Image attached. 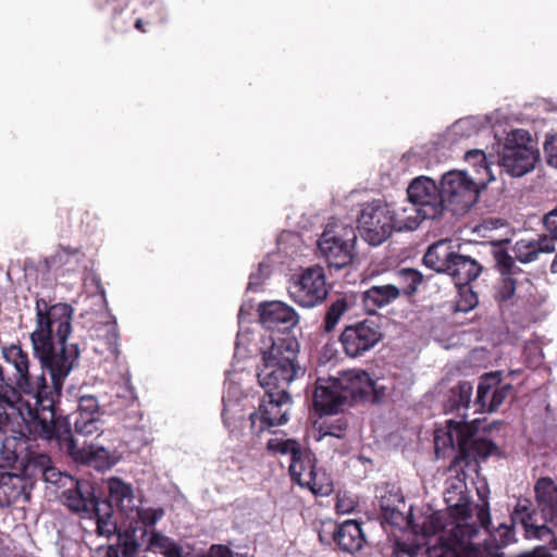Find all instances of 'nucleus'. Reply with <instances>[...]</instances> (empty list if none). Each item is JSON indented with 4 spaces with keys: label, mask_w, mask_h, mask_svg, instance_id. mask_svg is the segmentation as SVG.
I'll return each instance as SVG.
<instances>
[{
    "label": "nucleus",
    "mask_w": 557,
    "mask_h": 557,
    "mask_svg": "<svg viewBox=\"0 0 557 557\" xmlns=\"http://www.w3.org/2000/svg\"><path fill=\"white\" fill-rule=\"evenodd\" d=\"M74 309L65 302L50 305L37 299V359L49 373L51 386L44 375L37 376V438L67 455L75 463L106 471L119 462V457L96 444L78 445L71 423L58 408L63 380L79 357L77 344L66 345L72 332Z\"/></svg>",
    "instance_id": "obj_1"
},
{
    "label": "nucleus",
    "mask_w": 557,
    "mask_h": 557,
    "mask_svg": "<svg viewBox=\"0 0 557 557\" xmlns=\"http://www.w3.org/2000/svg\"><path fill=\"white\" fill-rule=\"evenodd\" d=\"M473 385L468 381H460L453 386L444 400V410L446 413L457 412L461 419H449L446 421L444 430H436L434 435V446L437 456H445V449L455 451L450 462V470L457 473L459 469L462 472L480 470V461L486 460L491 456L500 455L499 447L491 440L480 435V419L471 422L466 420V411L471 404Z\"/></svg>",
    "instance_id": "obj_2"
},
{
    "label": "nucleus",
    "mask_w": 557,
    "mask_h": 557,
    "mask_svg": "<svg viewBox=\"0 0 557 557\" xmlns=\"http://www.w3.org/2000/svg\"><path fill=\"white\" fill-rule=\"evenodd\" d=\"M3 358L11 366L13 373L0 366V401L5 403L11 409H16L23 421L18 436L9 437L3 443L5 454H10L11 460H16L17 455L25 453L27 445L24 433L35 426V406L30 399H35V393L28 375V357L20 346L12 345L3 348ZM26 456V455H23Z\"/></svg>",
    "instance_id": "obj_3"
},
{
    "label": "nucleus",
    "mask_w": 557,
    "mask_h": 557,
    "mask_svg": "<svg viewBox=\"0 0 557 557\" xmlns=\"http://www.w3.org/2000/svg\"><path fill=\"white\" fill-rule=\"evenodd\" d=\"M386 387L364 370H346L337 376L318 377L312 392L314 409L320 414L336 413L344 405L363 400L380 403Z\"/></svg>",
    "instance_id": "obj_4"
},
{
    "label": "nucleus",
    "mask_w": 557,
    "mask_h": 557,
    "mask_svg": "<svg viewBox=\"0 0 557 557\" xmlns=\"http://www.w3.org/2000/svg\"><path fill=\"white\" fill-rule=\"evenodd\" d=\"M61 499L71 512L84 519L96 520L98 534L110 537L116 533L114 509L97 482L84 478H69V485L62 491Z\"/></svg>",
    "instance_id": "obj_5"
},
{
    "label": "nucleus",
    "mask_w": 557,
    "mask_h": 557,
    "mask_svg": "<svg viewBox=\"0 0 557 557\" xmlns=\"http://www.w3.org/2000/svg\"><path fill=\"white\" fill-rule=\"evenodd\" d=\"M26 445L28 446L24 453L16 451L18 458L10 459V454H5L3 443L0 446V455L7 467L20 470V474L0 472V506H11L21 504L24 508L25 504H29L32 499V491L34 482L32 480L33 470L35 469V426L29 432H23Z\"/></svg>",
    "instance_id": "obj_6"
},
{
    "label": "nucleus",
    "mask_w": 557,
    "mask_h": 557,
    "mask_svg": "<svg viewBox=\"0 0 557 557\" xmlns=\"http://www.w3.org/2000/svg\"><path fill=\"white\" fill-rule=\"evenodd\" d=\"M499 166L512 177H522L535 169L540 151L530 133L512 129L507 134L498 151Z\"/></svg>",
    "instance_id": "obj_7"
},
{
    "label": "nucleus",
    "mask_w": 557,
    "mask_h": 557,
    "mask_svg": "<svg viewBox=\"0 0 557 557\" xmlns=\"http://www.w3.org/2000/svg\"><path fill=\"white\" fill-rule=\"evenodd\" d=\"M484 180L476 181L466 171L453 170L442 175L441 188L446 210L455 215L468 212L486 187Z\"/></svg>",
    "instance_id": "obj_8"
},
{
    "label": "nucleus",
    "mask_w": 557,
    "mask_h": 557,
    "mask_svg": "<svg viewBox=\"0 0 557 557\" xmlns=\"http://www.w3.org/2000/svg\"><path fill=\"white\" fill-rule=\"evenodd\" d=\"M357 232L344 223L327 224L318 240V249L327 267L342 270L351 264L357 256Z\"/></svg>",
    "instance_id": "obj_9"
},
{
    "label": "nucleus",
    "mask_w": 557,
    "mask_h": 557,
    "mask_svg": "<svg viewBox=\"0 0 557 557\" xmlns=\"http://www.w3.org/2000/svg\"><path fill=\"white\" fill-rule=\"evenodd\" d=\"M360 236L371 246H379L395 232L392 209L382 200L363 203L357 218Z\"/></svg>",
    "instance_id": "obj_10"
},
{
    "label": "nucleus",
    "mask_w": 557,
    "mask_h": 557,
    "mask_svg": "<svg viewBox=\"0 0 557 557\" xmlns=\"http://www.w3.org/2000/svg\"><path fill=\"white\" fill-rule=\"evenodd\" d=\"M288 294L300 307L313 308L321 305L329 295L324 269L320 265L305 269L290 282Z\"/></svg>",
    "instance_id": "obj_11"
},
{
    "label": "nucleus",
    "mask_w": 557,
    "mask_h": 557,
    "mask_svg": "<svg viewBox=\"0 0 557 557\" xmlns=\"http://www.w3.org/2000/svg\"><path fill=\"white\" fill-rule=\"evenodd\" d=\"M509 243L506 239L491 244L495 267L500 274V278L495 284L494 297L497 302H507L512 299L520 282L519 276L523 275L522 269L516 264L515 258L508 252Z\"/></svg>",
    "instance_id": "obj_12"
},
{
    "label": "nucleus",
    "mask_w": 557,
    "mask_h": 557,
    "mask_svg": "<svg viewBox=\"0 0 557 557\" xmlns=\"http://www.w3.org/2000/svg\"><path fill=\"white\" fill-rule=\"evenodd\" d=\"M407 197L429 220L438 219L446 210L441 185L428 176L416 177L407 188Z\"/></svg>",
    "instance_id": "obj_13"
},
{
    "label": "nucleus",
    "mask_w": 557,
    "mask_h": 557,
    "mask_svg": "<svg viewBox=\"0 0 557 557\" xmlns=\"http://www.w3.org/2000/svg\"><path fill=\"white\" fill-rule=\"evenodd\" d=\"M383 337L380 325L372 320H363L347 325L339 341L349 357H359L372 349Z\"/></svg>",
    "instance_id": "obj_14"
},
{
    "label": "nucleus",
    "mask_w": 557,
    "mask_h": 557,
    "mask_svg": "<svg viewBox=\"0 0 557 557\" xmlns=\"http://www.w3.org/2000/svg\"><path fill=\"white\" fill-rule=\"evenodd\" d=\"M270 347L262 349V366L265 367V376L277 369L301 368L298 363L299 343L295 337L272 338Z\"/></svg>",
    "instance_id": "obj_15"
},
{
    "label": "nucleus",
    "mask_w": 557,
    "mask_h": 557,
    "mask_svg": "<svg viewBox=\"0 0 557 557\" xmlns=\"http://www.w3.org/2000/svg\"><path fill=\"white\" fill-rule=\"evenodd\" d=\"M259 321L272 332L289 333L299 322L296 310L283 301H265L258 306Z\"/></svg>",
    "instance_id": "obj_16"
},
{
    "label": "nucleus",
    "mask_w": 557,
    "mask_h": 557,
    "mask_svg": "<svg viewBox=\"0 0 557 557\" xmlns=\"http://www.w3.org/2000/svg\"><path fill=\"white\" fill-rule=\"evenodd\" d=\"M315 462L314 453L300 446V454L295 455L290 459L288 469L290 478L299 485L310 487L314 494L327 495L331 492V487H324L318 482Z\"/></svg>",
    "instance_id": "obj_17"
},
{
    "label": "nucleus",
    "mask_w": 557,
    "mask_h": 557,
    "mask_svg": "<svg viewBox=\"0 0 557 557\" xmlns=\"http://www.w3.org/2000/svg\"><path fill=\"white\" fill-rule=\"evenodd\" d=\"M451 472H455L457 474V479L449 483L447 486L445 493H444V500L447 504V507L450 510V515L460 521H466L468 518L471 517L472 509H471V503L470 498L467 495V485L466 482L459 478L460 474L463 476H469L471 473H479V470L476 472L473 471H466L462 472L460 469L458 473L455 470H450Z\"/></svg>",
    "instance_id": "obj_18"
},
{
    "label": "nucleus",
    "mask_w": 557,
    "mask_h": 557,
    "mask_svg": "<svg viewBox=\"0 0 557 557\" xmlns=\"http://www.w3.org/2000/svg\"><path fill=\"white\" fill-rule=\"evenodd\" d=\"M292 404V396L285 399L283 394L277 392H264L261 398L259 410L262 416V421L269 426L283 425L288 421L287 407Z\"/></svg>",
    "instance_id": "obj_19"
},
{
    "label": "nucleus",
    "mask_w": 557,
    "mask_h": 557,
    "mask_svg": "<svg viewBox=\"0 0 557 557\" xmlns=\"http://www.w3.org/2000/svg\"><path fill=\"white\" fill-rule=\"evenodd\" d=\"M265 373V367H261L258 372V382L264 392H277L287 399L288 395H290L287 391L289 384L304 376L305 370L302 368H280L273 374L267 375V377Z\"/></svg>",
    "instance_id": "obj_20"
},
{
    "label": "nucleus",
    "mask_w": 557,
    "mask_h": 557,
    "mask_svg": "<svg viewBox=\"0 0 557 557\" xmlns=\"http://www.w3.org/2000/svg\"><path fill=\"white\" fill-rule=\"evenodd\" d=\"M364 542L366 537L360 522L348 519L337 523L335 543L341 550L347 553L358 552L363 547Z\"/></svg>",
    "instance_id": "obj_21"
},
{
    "label": "nucleus",
    "mask_w": 557,
    "mask_h": 557,
    "mask_svg": "<svg viewBox=\"0 0 557 557\" xmlns=\"http://www.w3.org/2000/svg\"><path fill=\"white\" fill-rule=\"evenodd\" d=\"M535 496L546 522L557 527V485L548 478H542L535 485Z\"/></svg>",
    "instance_id": "obj_22"
},
{
    "label": "nucleus",
    "mask_w": 557,
    "mask_h": 557,
    "mask_svg": "<svg viewBox=\"0 0 557 557\" xmlns=\"http://www.w3.org/2000/svg\"><path fill=\"white\" fill-rule=\"evenodd\" d=\"M483 267L473 258L457 251L446 274L453 277L455 285H467L475 281Z\"/></svg>",
    "instance_id": "obj_23"
},
{
    "label": "nucleus",
    "mask_w": 557,
    "mask_h": 557,
    "mask_svg": "<svg viewBox=\"0 0 557 557\" xmlns=\"http://www.w3.org/2000/svg\"><path fill=\"white\" fill-rule=\"evenodd\" d=\"M400 296L397 285H374L361 294V301L368 313L374 314L379 308H383Z\"/></svg>",
    "instance_id": "obj_24"
},
{
    "label": "nucleus",
    "mask_w": 557,
    "mask_h": 557,
    "mask_svg": "<svg viewBox=\"0 0 557 557\" xmlns=\"http://www.w3.org/2000/svg\"><path fill=\"white\" fill-rule=\"evenodd\" d=\"M456 253L451 240H438L428 248L423 256V263L437 273L446 274Z\"/></svg>",
    "instance_id": "obj_25"
},
{
    "label": "nucleus",
    "mask_w": 557,
    "mask_h": 557,
    "mask_svg": "<svg viewBox=\"0 0 557 557\" xmlns=\"http://www.w3.org/2000/svg\"><path fill=\"white\" fill-rule=\"evenodd\" d=\"M555 251V245L546 235L539 239H520L513 246L515 258L521 263H530L537 259L540 253Z\"/></svg>",
    "instance_id": "obj_26"
},
{
    "label": "nucleus",
    "mask_w": 557,
    "mask_h": 557,
    "mask_svg": "<svg viewBox=\"0 0 557 557\" xmlns=\"http://www.w3.org/2000/svg\"><path fill=\"white\" fill-rule=\"evenodd\" d=\"M109 498H106L123 512L134 508V491L129 483L124 482L122 479L112 476L108 480Z\"/></svg>",
    "instance_id": "obj_27"
},
{
    "label": "nucleus",
    "mask_w": 557,
    "mask_h": 557,
    "mask_svg": "<svg viewBox=\"0 0 557 557\" xmlns=\"http://www.w3.org/2000/svg\"><path fill=\"white\" fill-rule=\"evenodd\" d=\"M392 219L393 224H395V232L414 231L423 220H429L411 202L396 210L392 209Z\"/></svg>",
    "instance_id": "obj_28"
},
{
    "label": "nucleus",
    "mask_w": 557,
    "mask_h": 557,
    "mask_svg": "<svg viewBox=\"0 0 557 557\" xmlns=\"http://www.w3.org/2000/svg\"><path fill=\"white\" fill-rule=\"evenodd\" d=\"M502 375L503 373L500 371H493L480 377L474 400V406L478 407L479 410H487L488 400L493 391L502 383Z\"/></svg>",
    "instance_id": "obj_29"
},
{
    "label": "nucleus",
    "mask_w": 557,
    "mask_h": 557,
    "mask_svg": "<svg viewBox=\"0 0 557 557\" xmlns=\"http://www.w3.org/2000/svg\"><path fill=\"white\" fill-rule=\"evenodd\" d=\"M355 305V297L352 295H344L337 297L332 304L329 306L325 318H324V330L325 332H331L335 329L342 315L349 311Z\"/></svg>",
    "instance_id": "obj_30"
},
{
    "label": "nucleus",
    "mask_w": 557,
    "mask_h": 557,
    "mask_svg": "<svg viewBox=\"0 0 557 557\" xmlns=\"http://www.w3.org/2000/svg\"><path fill=\"white\" fill-rule=\"evenodd\" d=\"M156 549H159L163 557L180 556V553L183 552L182 545H180L176 541L152 529L150 531L148 546L145 550L148 552Z\"/></svg>",
    "instance_id": "obj_31"
},
{
    "label": "nucleus",
    "mask_w": 557,
    "mask_h": 557,
    "mask_svg": "<svg viewBox=\"0 0 557 557\" xmlns=\"http://www.w3.org/2000/svg\"><path fill=\"white\" fill-rule=\"evenodd\" d=\"M396 276L399 284L397 286L400 295H404L407 298L412 297L418 292V288L424 278L420 271L412 268L400 269L396 273Z\"/></svg>",
    "instance_id": "obj_32"
},
{
    "label": "nucleus",
    "mask_w": 557,
    "mask_h": 557,
    "mask_svg": "<svg viewBox=\"0 0 557 557\" xmlns=\"http://www.w3.org/2000/svg\"><path fill=\"white\" fill-rule=\"evenodd\" d=\"M488 124L487 116H467L456 121L451 126V132L459 137H470L487 128Z\"/></svg>",
    "instance_id": "obj_33"
},
{
    "label": "nucleus",
    "mask_w": 557,
    "mask_h": 557,
    "mask_svg": "<svg viewBox=\"0 0 557 557\" xmlns=\"http://www.w3.org/2000/svg\"><path fill=\"white\" fill-rule=\"evenodd\" d=\"M49 461V457L46 454L37 453V468H40L41 479L46 483L50 484H62L65 488L69 485V478L71 475L66 473H62L54 467H47V462Z\"/></svg>",
    "instance_id": "obj_34"
},
{
    "label": "nucleus",
    "mask_w": 557,
    "mask_h": 557,
    "mask_svg": "<svg viewBox=\"0 0 557 557\" xmlns=\"http://www.w3.org/2000/svg\"><path fill=\"white\" fill-rule=\"evenodd\" d=\"M531 507L532 504L529 499L520 498L510 516L512 524L521 523L525 532H529V528L534 522V517L536 516L535 510L531 509Z\"/></svg>",
    "instance_id": "obj_35"
},
{
    "label": "nucleus",
    "mask_w": 557,
    "mask_h": 557,
    "mask_svg": "<svg viewBox=\"0 0 557 557\" xmlns=\"http://www.w3.org/2000/svg\"><path fill=\"white\" fill-rule=\"evenodd\" d=\"M458 288V299L455 302L454 311L467 313L479 305L478 294L470 284L456 285Z\"/></svg>",
    "instance_id": "obj_36"
},
{
    "label": "nucleus",
    "mask_w": 557,
    "mask_h": 557,
    "mask_svg": "<svg viewBox=\"0 0 557 557\" xmlns=\"http://www.w3.org/2000/svg\"><path fill=\"white\" fill-rule=\"evenodd\" d=\"M102 421L99 416L96 414H84L77 412L74 421L75 433L82 436H90L101 431Z\"/></svg>",
    "instance_id": "obj_37"
},
{
    "label": "nucleus",
    "mask_w": 557,
    "mask_h": 557,
    "mask_svg": "<svg viewBox=\"0 0 557 557\" xmlns=\"http://www.w3.org/2000/svg\"><path fill=\"white\" fill-rule=\"evenodd\" d=\"M163 508H137L136 515L138 521L144 525L141 530L140 539L144 540L146 536H150L149 528L154 527L163 517H164Z\"/></svg>",
    "instance_id": "obj_38"
},
{
    "label": "nucleus",
    "mask_w": 557,
    "mask_h": 557,
    "mask_svg": "<svg viewBox=\"0 0 557 557\" xmlns=\"http://www.w3.org/2000/svg\"><path fill=\"white\" fill-rule=\"evenodd\" d=\"M136 531L137 529H129L125 532L121 533L119 532V529L116 530V533L113 535H117L119 544L121 547V552L123 554V557H136V554L141 546V542L144 540L136 539Z\"/></svg>",
    "instance_id": "obj_39"
},
{
    "label": "nucleus",
    "mask_w": 557,
    "mask_h": 557,
    "mask_svg": "<svg viewBox=\"0 0 557 557\" xmlns=\"http://www.w3.org/2000/svg\"><path fill=\"white\" fill-rule=\"evenodd\" d=\"M300 444L294 438H270L267 443V449L271 453H277L282 455H290V459L300 454Z\"/></svg>",
    "instance_id": "obj_40"
},
{
    "label": "nucleus",
    "mask_w": 557,
    "mask_h": 557,
    "mask_svg": "<svg viewBox=\"0 0 557 557\" xmlns=\"http://www.w3.org/2000/svg\"><path fill=\"white\" fill-rule=\"evenodd\" d=\"M347 430V422L343 418H339L333 422H323L318 429L317 441H322L325 437L344 438Z\"/></svg>",
    "instance_id": "obj_41"
},
{
    "label": "nucleus",
    "mask_w": 557,
    "mask_h": 557,
    "mask_svg": "<svg viewBox=\"0 0 557 557\" xmlns=\"http://www.w3.org/2000/svg\"><path fill=\"white\" fill-rule=\"evenodd\" d=\"M465 159L468 162L472 163L474 166H478V170H476L478 172L483 170L486 173V175L488 176V178L486 181L487 183L495 180V176L492 172V168L487 163L486 156L482 150H479V149L470 150L466 153Z\"/></svg>",
    "instance_id": "obj_42"
},
{
    "label": "nucleus",
    "mask_w": 557,
    "mask_h": 557,
    "mask_svg": "<svg viewBox=\"0 0 557 557\" xmlns=\"http://www.w3.org/2000/svg\"><path fill=\"white\" fill-rule=\"evenodd\" d=\"M403 503L404 498L401 496H398L397 494L386 496H381L380 499V507L383 511V516L387 520H392L394 522V519H396L398 516H401L400 510L397 508L395 503Z\"/></svg>",
    "instance_id": "obj_43"
},
{
    "label": "nucleus",
    "mask_w": 557,
    "mask_h": 557,
    "mask_svg": "<svg viewBox=\"0 0 557 557\" xmlns=\"http://www.w3.org/2000/svg\"><path fill=\"white\" fill-rule=\"evenodd\" d=\"M513 389V386L511 384H504L498 385L493 391L491 398L488 400L487 405V412H494L496 411L505 401V399L509 396L511 391Z\"/></svg>",
    "instance_id": "obj_44"
},
{
    "label": "nucleus",
    "mask_w": 557,
    "mask_h": 557,
    "mask_svg": "<svg viewBox=\"0 0 557 557\" xmlns=\"http://www.w3.org/2000/svg\"><path fill=\"white\" fill-rule=\"evenodd\" d=\"M77 412L99 416V403L92 395H84L79 398Z\"/></svg>",
    "instance_id": "obj_45"
},
{
    "label": "nucleus",
    "mask_w": 557,
    "mask_h": 557,
    "mask_svg": "<svg viewBox=\"0 0 557 557\" xmlns=\"http://www.w3.org/2000/svg\"><path fill=\"white\" fill-rule=\"evenodd\" d=\"M543 149L547 164L557 169V137L547 136Z\"/></svg>",
    "instance_id": "obj_46"
},
{
    "label": "nucleus",
    "mask_w": 557,
    "mask_h": 557,
    "mask_svg": "<svg viewBox=\"0 0 557 557\" xmlns=\"http://www.w3.org/2000/svg\"><path fill=\"white\" fill-rule=\"evenodd\" d=\"M543 223L549 233L548 238L554 244V240H557V206L544 215Z\"/></svg>",
    "instance_id": "obj_47"
},
{
    "label": "nucleus",
    "mask_w": 557,
    "mask_h": 557,
    "mask_svg": "<svg viewBox=\"0 0 557 557\" xmlns=\"http://www.w3.org/2000/svg\"><path fill=\"white\" fill-rule=\"evenodd\" d=\"M12 416H15L14 419H15V424H16V429H12V435L11 436H7L4 438H2V434H3V428L8 424L9 420H10V414L5 413L4 416L0 414V442L2 443L4 440L9 438V437H14V436H18V433L17 431L22 429V425H23V421L18 414V411L16 409H12Z\"/></svg>",
    "instance_id": "obj_48"
},
{
    "label": "nucleus",
    "mask_w": 557,
    "mask_h": 557,
    "mask_svg": "<svg viewBox=\"0 0 557 557\" xmlns=\"http://www.w3.org/2000/svg\"><path fill=\"white\" fill-rule=\"evenodd\" d=\"M337 529V522L335 521H326L322 523V528L319 531V540L325 544L335 543V532Z\"/></svg>",
    "instance_id": "obj_49"
},
{
    "label": "nucleus",
    "mask_w": 557,
    "mask_h": 557,
    "mask_svg": "<svg viewBox=\"0 0 557 557\" xmlns=\"http://www.w3.org/2000/svg\"><path fill=\"white\" fill-rule=\"evenodd\" d=\"M269 265H267L264 262H260L258 265V272L251 273L249 276V282L247 285L248 290H256L258 287L261 286L263 283L264 277H267L268 272H264V270H268Z\"/></svg>",
    "instance_id": "obj_50"
},
{
    "label": "nucleus",
    "mask_w": 557,
    "mask_h": 557,
    "mask_svg": "<svg viewBox=\"0 0 557 557\" xmlns=\"http://www.w3.org/2000/svg\"><path fill=\"white\" fill-rule=\"evenodd\" d=\"M119 337H120V334L117 331L116 321H113L112 323L108 324L106 341H107L108 349L114 355L119 354V348H117Z\"/></svg>",
    "instance_id": "obj_51"
},
{
    "label": "nucleus",
    "mask_w": 557,
    "mask_h": 557,
    "mask_svg": "<svg viewBox=\"0 0 557 557\" xmlns=\"http://www.w3.org/2000/svg\"><path fill=\"white\" fill-rule=\"evenodd\" d=\"M531 533L535 539L540 541H546L547 539L554 540L555 534L553 530L547 527L546 524L537 525L534 522L530 525L529 532Z\"/></svg>",
    "instance_id": "obj_52"
},
{
    "label": "nucleus",
    "mask_w": 557,
    "mask_h": 557,
    "mask_svg": "<svg viewBox=\"0 0 557 557\" xmlns=\"http://www.w3.org/2000/svg\"><path fill=\"white\" fill-rule=\"evenodd\" d=\"M208 557H234V552L223 544H212L208 549Z\"/></svg>",
    "instance_id": "obj_53"
},
{
    "label": "nucleus",
    "mask_w": 557,
    "mask_h": 557,
    "mask_svg": "<svg viewBox=\"0 0 557 557\" xmlns=\"http://www.w3.org/2000/svg\"><path fill=\"white\" fill-rule=\"evenodd\" d=\"M478 519L484 529L490 530L492 521L487 503H485L483 506L479 508Z\"/></svg>",
    "instance_id": "obj_54"
},
{
    "label": "nucleus",
    "mask_w": 557,
    "mask_h": 557,
    "mask_svg": "<svg viewBox=\"0 0 557 557\" xmlns=\"http://www.w3.org/2000/svg\"><path fill=\"white\" fill-rule=\"evenodd\" d=\"M497 531L500 532L503 531L502 533H499L500 535V541L503 544H507L510 542L512 535H513V531H512V528L510 525H507L505 523H500L499 527L497 528Z\"/></svg>",
    "instance_id": "obj_55"
},
{
    "label": "nucleus",
    "mask_w": 557,
    "mask_h": 557,
    "mask_svg": "<svg viewBox=\"0 0 557 557\" xmlns=\"http://www.w3.org/2000/svg\"><path fill=\"white\" fill-rule=\"evenodd\" d=\"M106 557H123L120 544L110 545L106 552Z\"/></svg>",
    "instance_id": "obj_56"
},
{
    "label": "nucleus",
    "mask_w": 557,
    "mask_h": 557,
    "mask_svg": "<svg viewBox=\"0 0 557 557\" xmlns=\"http://www.w3.org/2000/svg\"><path fill=\"white\" fill-rule=\"evenodd\" d=\"M223 405H224V407H223V411H222V418H223V420L225 422L226 421V414H227V411H228V409H227V400H226L225 397H223Z\"/></svg>",
    "instance_id": "obj_57"
},
{
    "label": "nucleus",
    "mask_w": 557,
    "mask_h": 557,
    "mask_svg": "<svg viewBox=\"0 0 557 557\" xmlns=\"http://www.w3.org/2000/svg\"><path fill=\"white\" fill-rule=\"evenodd\" d=\"M135 27H136V29L144 32V28H143V20H141V18H138V20L135 22Z\"/></svg>",
    "instance_id": "obj_58"
},
{
    "label": "nucleus",
    "mask_w": 557,
    "mask_h": 557,
    "mask_svg": "<svg viewBox=\"0 0 557 557\" xmlns=\"http://www.w3.org/2000/svg\"><path fill=\"white\" fill-rule=\"evenodd\" d=\"M497 422H494L493 424H488V425H485L482 428L483 432L486 433V432H490L492 430V426L494 424H496Z\"/></svg>",
    "instance_id": "obj_59"
},
{
    "label": "nucleus",
    "mask_w": 557,
    "mask_h": 557,
    "mask_svg": "<svg viewBox=\"0 0 557 557\" xmlns=\"http://www.w3.org/2000/svg\"><path fill=\"white\" fill-rule=\"evenodd\" d=\"M29 339H30V342H32V344H33V347L35 348V341H36L35 332H32V333L29 334Z\"/></svg>",
    "instance_id": "obj_60"
},
{
    "label": "nucleus",
    "mask_w": 557,
    "mask_h": 557,
    "mask_svg": "<svg viewBox=\"0 0 557 557\" xmlns=\"http://www.w3.org/2000/svg\"><path fill=\"white\" fill-rule=\"evenodd\" d=\"M234 557H252V556H249L248 554L235 553L234 552Z\"/></svg>",
    "instance_id": "obj_61"
},
{
    "label": "nucleus",
    "mask_w": 557,
    "mask_h": 557,
    "mask_svg": "<svg viewBox=\"0 0 557 557\" xmlns=\"http://www.w3.org/2000/svg\"><path fill=\"white\" fill-rule=\"evenodd\" d=\"M188 556H189V554L184 555V550H183L180 553V556H175V557H188Z\"/></svg>",
    "instance_id": "obj_62"
}]
</instances>
